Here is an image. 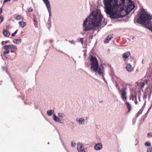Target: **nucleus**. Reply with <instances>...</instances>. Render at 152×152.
<instances>
[{"label":"nucleus","instance_id":"1","mask_svg":"<svg viewBox=\"0 0 152 152\" xmlns=\"http://www.w3.org/2000/svg\"><path fill=\"white\" fill-rule=\"evenodd\" d=\"M103 2L106 13L113 19L127 15L134 7L131 0H104Z\"/></svg>","mask_w":152,"mask_h":152},{"label":"nucleus","instance_id":"2","mask_svg":"<svg viewBox=\"0 0 152 152\" xmlns=\"http://www.w3.org/2000/svg\"><path fill=\"white\" fill-rule=\"evenodd\" d=\"M103 16L100 10H96L93 11L90 16L83 22V27L84 31L95 29L96 27L100 26L102 24L101 22Z\"/></svg>","mask_w":152,"mask_h":152},{"label":"nucleus","instance_id":"3","mask_svg":"<svg viewBox=\"0 0 152 152\" xmlns=\"http://www.w3.org/2000/svg\"><path fill=\"white\" fill-rule=\"evenodd\" d=\"M91 69L93 72H96L100 75L102 74L101 68L99 67L98 61L96 58L92 56L91 58Z\"/></svg>","mask_w":152,"mask_h":152},{"label":"nucleus","instance_id":"4","mask_svg":"<svg viewBox=\"0 0 152 152\" xmlns=\"http://www.w3.org/2000/svg\"><path fill=\"white\" fill-rule=\"evenodd\" d=\"M127 86H129V85L128 84H124V88L121 90L119 89V87L118 88L119 90V94L121 96V98L124 101L126 100L127 99L126 96L127 93L126 91V87Z\"/></svg>","mask_w":152,"mask_h":152},{"label":"nucleus","instance_id":"5","mask_svg":"<svg viewBox=\"0 0 152 152\" xmlns=\"http://www.w3.org/2000/svg\"><path fill=\"white\" fill-rule=\"evenodd\" d=\"M77 150L78 152H85L84 150V145L82 143L77 144Z\"/></svg>","mask_w":152,"mask_h":152},{"label":"nucleus","instance_id":"6","mask_svg":"<svg viewBox=\"0 0 152 152\" xmlns=\"http://www.w3.org/2000/svg\"><path fill=\"white\" fill-rule=\"evenodd\" d=\"M4 48L5 50H7L8 49L12 48L15 50H16L17 49L16 47L12 45H5L4 46Z\"/></svg>","mask_w":152,"mask_h":152},{"label":"nucleus","instance_id":"7","mask_svg":"<svg viewBox=\"0 0 152 152\" xmlns=\"http://www.w3.org/2000/svg\"><path fill=\"white\" fill-rule=\"evenodd\" d=\"M48 9L49 12L50 13L51 10L49 2L48 0H43Z\"/></svg>","mask_w":152,"mask_h":152},{"label":"nucleus","instance_id":"8","mask_svg":"<svg viewBox=\"0 0 152 152\" xmlns=\"http://www.w3.org/2000/svg\"><path fill=\"white\" fill-rule=\"evenodd\" d=\"M131 54L129 52H127L124 53L122 55V57L124 61H125L127 58Z\"/></svg>","mask_w":152,"mask_h":152},{"label":"nucleus","instance_id":"9","mask_svg":"<svg viewBox=\"0 0 152 152\" xmlns=\"http://www.w3.org/2000/svg\"><path fill=\"white\" fill-rule=\"evenodd\" d=\"M102 145L101 143L97 144L94 146V148L96 150H99L102 149Z\"/></svg>","mask_w":152,"mask_h":152},{"label":"nucleus","instance_id":"10","mask_svg":"<svg viewBox=\"0 0 152 152\" xmlns=\"http://www.w3.org/2000/svg\"><path fill=\"white\" fill-rule=\"evenodd\" d=\"M113 37V34H111L109 35H108L107 37L106 38V39H105L104 40V43H107L109 42H106V41H109Z\"/></svg>","mask_w":152,"mask_h":152},{"label":"nucleus","instance_id":"11","mask_svg":"<svg viewBox=\"0 0 152 152\" xmlns=\"http://www.w3.org/2000/svg\"><path fill=\"white\" fill-rule=\"evenodd\" d=\"M126 68L127 71L129 72H131L133 70V68L132 67L131 64H128L126 66Z\"/></svg>","mask_w":152,"mask_h":152},{"label":"nucleus","instance_id":"12","mask_svg":"<svg viewBox=\"0 0 152 152\" xmlns=\"http://www.w3.org/2000/svg\"><path fill=\"white\" fill-rule=\"evenodd\" d=\"M19 26L22 28H24L26 25V23L23 21H19Z\"/></svg>","mask_w":152,"mask_h":152},{"label":"nucleus","instance_id":"13","mask_svg":"<svg viewBox=\"0 0 152 152\" xmlns=\"http://www.w3.org/2000/svg\"><path fill=\"white\" fill-rule=\"evenodd\" d=\"M125 104L127 107L128 108V112H130L131 108V107L130 104L128 102H126Z\"/></svg>","mask_w":152,"mask_h":152},{"label":"nucleus","instance_id":"14","mask_svg":"<svg viewBox=\"0 0 152 152\" xmlns=\"http://www.w3.org/2000/svg\"><path fill=\"white\" fill-rule=\"evenodd\" d=\"M76 121H78L80 124H83L84 121V119L83 118H80L79 119L78 118L76 119Z\"/></svg>","mask_w":152,"mask_h":152},{"label":"nucleus","instance_id":"15","mask_svg":"<svg viewBox=\"0 0 152 152\" xmlns=\"http://www.w3.org/2000/svg\"><path fill=\"white\" fill-rule=\"evenodd\" d=\"M53 120L55 121L59 122L60 121V120L59 119V118L57 117L55 114H53Z\"/></svg>","mask_w":152,"mask_h":152},{"label":"nucleus","instance_id":"16","mask_svg":"<svg viewBox=\"0 0 152 152\" xmlns=\"http://www.w3.org/2000/svg\"><path fill=\"white\" fill-rule=\"evenodd\" d=\"M3 34L4 36L8 37L10 35V33L6 29H4L3 30Z\"/></svg>","mask_w":152,"mask_h":152},{"label":"nucleus","instance_id":"17","mask_svg":"<svg viewBox=\"0 0 152 152\" xmlns=\"http://www.w3.org/2000/svg\"><path fill=\"white\" fill-rule=\"evenodd\" d=\"M21 40L20 39H15L13 40V42L14 43H16L17 44H18L21 43Z\"/></svg>","mask_w":152,"mask_h":152},{"label":"nucleus","instance_id":"18","mask_svg":"<svg viewBox=\"0 0 152 152\" xmlns=\"http://www.w3.org/2000/svg\"><path fill=\"white\" fill-rule=\"evenodd\" d=\"M37 18H34V25L35 26V27H37Z\"/></svg>","mask_w":152,"mask_h":152},{"label":"nucleus","instance_id":"19","mask_svg":"<svg viewBox=\"0 0 152 152\" xmlns=\"http://www.w3.org/2000/svg\"><path fill=\"white\" fill-rule=\"evenodd\" d=\"M15 19L17 20H23V18L20 15H18L16 16Z\"/></svg>","mask_w":152,"mask_h":152},{"label":"nucleus","instance_id":"20","mask_svg":"<svg viewBox=\"0 0 152 152\" xmlns=\"http://www.w3.org/2000/svg\"><path fill=\"white\" fill-rule=\"evenodd\" d=\"M136 99L137 97L136 96H134L133 95H132L130 96L129 99L132 100H134V99Z\"/></svg>","mask_w":152,"mask_h":152},{"label":"nucleus","instance_id":"21","mask_svg":"<svg viewBox=\"0 0 152 152\" xmlns=\"http://www.w3.org/2000/svg\"><path fill=\"white\" fill-rule=\"evenodd\" d=\"M53 111L52 110H48L47 111V114L48 116H50L51 115Z\"/></svg>","mask_w":152,"mask_h":152},{"label":"nucleus","instance_id":"22","mask_svg":"<svg viewBox=\"0 0 152 152\" xmlns=\"http://www.w3.org/2000/svg\"><path fill=\"white\" fill-rule=\"evenodd\" d=\"M145 83L144 82H140L139 83V86L141 88L144 87Z\"/></svg>","mask_w":152,"mask_h":152},{"label":"nucleus","instance_id":"23","mask_svg":"<svg viewBox=\"0 0 152 152\" xmlns=\"http://www.w3.org/2000/svg\"><path fill=\"white\" fill-rule=\"evenodd\" d=\"M142 111L141 109L137 113V117H138L140 115H141L142 113Z\"/></svg>","mask_w":152,"mask_h":152},{"label":"nucleus","instance_id":"24","mask_svg":"<svg viewBox=\"0 0 152 152\" xmlns=\"http://www.w3.org/2000/svg\"><path fill=\"white\" fill-rule=\"evenodd\" d=\"M145 145L146 146L149 147L151 145V143L148 142H146L145 143Z\"/></svg>","mask_w":152,"mask_h":152},{"label":"nucleus","instance_id":"25","mask_svg":"<svg viewBox=\"0 0 152 152\" xmlns=\"http://www.w3.org/2000/svg\"><path fill=\"white\" fill-rule=\"evenodd\" d=\"M10 53V51L9 50H7V51H5L4 52V55H6L7 54H9Z\"/></svg>","mask_w":152,"mask_h":152},{"label":"nucleus","instance_id":"26","mask_svg":"<svg viewBox=\"0 0 152 152\" xmlns=\"http://www.w3.org/2000/svg\"><path fill=\"white\" fill-rule=\"evenodd\" d=\"M79 42H80L81 43L82 45H83V38H80L79 39Z\"/></svg>","mask_w":152,"mask_h":152},{"label":"nucleus","instance_id":"27","mask_svg":"<svg viewBox=\"0 0 152 152\" xmlns=\"http://www.w3.org/2000/svg\"><path fill=\"white\" fill-rule=\"evenodd\" d=\"M147 152H152V148H148L147 151Z\"/></svg>","mask_w":152,"mask_h":152},{"label":"nucleus","instance_id":"28","mask_svg":"<svg viewBox=\"0 0 152 152\" xmlns=\"http://www.w3.org/2000/svg\"><path fill=\"white\" fill-rule=\"evenodd\" d=\"M33 10V9L31 7H29L28 8V10L29 12H31Z\"/></svg>","mask_w":152,"mask_h":152},{"label":"nucleus","instance_id":"29","mask_svg":"<svg viewBox=\"0 0 152 152\" xmlns=\"http://www.w3.org/2000/svg\"><path fill=\"white\" fill-rule=\"evenodd\" d=\"M58 116L60 118H63L62 114L59 113L58 114Z\"/></svg>","mask_w":152,"mask_h":152},{"label":"nucleus","instance_id":"30","mask_svg":"<svg viewBox=\"0 0 152 152\" xmlns=\"http://www.w3.org/2000/svg\"><path fill=\"white\" fill-rule=\"evenodd\" d=\"M76 145V143L73 142H72L71 143V145L72 147H74Z\"/></svg>","mask_w":152,"mask_h":152},{"label":"nucleus","instance_id":"31","mask_svg":"<svg viewBox=\"0 0 152 152\" xmlns=\"http://www.w3.org/2000/svg\"><path fill=\"white\" fill-rule=\"evenodd\" d=\"M9 42V41H2V43L3 45H5L7 44V42Z\"/></svg>","mask_w":152,"mask_h":152},{"label":"nucleus","instance_id":"32","mask_svg":"<svg viewBox=\"0 0 152 152\" xmlns=\"http://www.w3.org/2000/svg\"><path fill=\"white\" fill-rule=\"evenodd\" d=\"M3 18L1 17H0V23H1L3 21Z\"/></svg>","mask_w":152,"mask_h":152},{"label":"nucleus","instance_id":"33","mask_svg":"<svg viewBox=\"0 0 152 152\" xmlns=\"http://www.w3.org/2000/svg\"><path fill=\"white\" fill-rule=\"evenodd\" d=\"M148 136H150L151 137H152V134L151 133L149 132L148 133Z\"/></svg>","mask_w":152,"mask_h":152},{"label":"nucleus","instance_id":"34","mask_svg":"<svg viewBox=\"0 0 152 152\" xmlns=\"http://www.w3.org/2000/svg\"><path fill=\"white\" fill-rule=\"evenodd\" d=\"M11 0H4V3H6L7 2L10 1Z\"/></svg>","mask_w":152,"mask_h":152},{"label":"nucleus","instance_id":"35","mask_svg":"<svg viewBox=\"0 0 152 152\" xmlns=\"http://www.w3.org/2000/svg\"><path fill=\"white\" fill-rule=\"evenodd\" d=\"M18 29L16 30V31H15L14 32V33L15 34H16L17 33V32H18Z\"/></svg>","mask_w":152,"mask_h":152},{"label":"nucleus","instance_id":"36","mask_svg":"<svg viewBox=\"0 0 152 152\" xmlns=\"http://www.w3.org/2000/svg\"><path fill=\"white\" fill-rule=\"evenodd\" d=\"M135 99V103L136 104H137V99Z\"/></svg>","mask_w":152,"mask_h":152},{"label":"nucleus","instance_id":"37","mask_svg":"<svg viewBox=\"0 0 152 152\" xmlns=\"http://www.w3.org/2000/svg\"><path fill=\"white\" fill-rule=\"evenodd\" d=\"M15 35V34L14 33H12V36H14Z\"/></svg>","mask_w":152,"mask_h":152},{"label":"nucleus","instance_id":"38","mask_svg":"<svg viewBox=\"0 0 152 152\" xmlns=\"http://www.w3.org/2000/svg\"><path fill=\"white\" fill-rule=\"evenodd\" d=\"M2 11V9L0 8V14H1Z\"/></svg>","mask_w":152,"mask_h":152},{"label":"nucleus","instance_id":"39","mask_svg":"<svg viewBox=\"0 0 152 152\" xmlns=\"http://www.w3.org/2000/svg\"><path fill=\"white\" fill-rule=\"evenodd\" d=\"M147 82H148V80H146L145 81V83L146 84H147Z\"/></svg>","mask_w":152,"mask_h":152},{"label":"nucleus","instance_id":"40","mask_svg":"<svg viewBox=\"0 0 152 152\" xmlns=\"http://www.w3.org/2000/svg\"><path fill=\"white\" fill-rule=\"evenodd\" d=\"M90 37L91 38V39H92V38H93V37L92 36H90Z\"/></svg>","mask_w":152,"mask_h":152},{"label":"nucleus","instance_id":"41","mask_svg":"<svg viewBox=\"0 0 152 152\" xmlns=\"http://www.w3.org/2000/svg\"><path fill=\"white\" fill-rule=\"evenodd\" d=\"M11 52L12 53H14V51L13 50H11Z\"/></svg>","mask_w":152,"mask_h":152},{"label":"nucleus","instance_id":"42","mask_svg":"<svg viewBox=\"0 0 152 152\" xmlns=\"http://www.w3.org/2000/svg\"><path fill=\"white\" fill-rule=\"evenodd\" d=\"M116 87H117L118 86V84H116Z\"/></svg>","mask_w":152,"mask_h":152}]
</instances>
